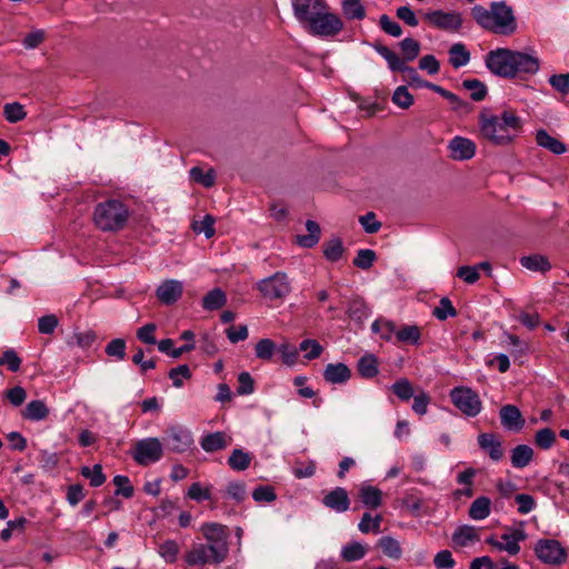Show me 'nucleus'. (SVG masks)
Returning a JSON list of instances; mask_svg holds the SVG:
<instances>
[{
  "label": "nucleus",
  "mask_w": 569,
  "mask_h": 569,
  "mask_svg": "<svg viewBox=\"0 0 569 569\" xmlns=\"http://www.w3.org/2000/svg\"><path fill=\"white\" fill-rule=\"evenodd\" d=\"M485 64L497 77L526 80L539 71L540 60L537 56L527 52L497 48L486 54Z\"/></svg>",
  "instance_id": "obj_1"
},
{
  "label": "nucleus",
  "mask_w": 569,
  "mask_h": 569,
  "mask_svg": "<svg viewBox=\"0 0 569 569\" xmlns=\"http://www.w3.org/2000/svg\"><path fill=\"white\" fill-rule=\"evenodd\" d=\"M128 219V207L117 199L99 202L93 213L94 224L102 231L122 230L127 226Z\"/></svg>",
  "instance_id": "obj_2"
},
{
  "label": "nucleus",
  "mask_w": 569,
  "mask_h": 569,
  "mask_svg": "<svg viewBox=\"0 0 569 569\" xmlns=\"http://www.w3.org/2000/svg\"><path fill=\"white\" fill-rule=\"evenodd\" d=\"M201 532L209 541L213 563L223 562L229 552L228 528L220 523L207 522L201 526Z\"/></svg>",
  "instance_id": "obj_3"
},
{
  "label": "nucleus",
  "mask_w": 569,
  "mask_h": 569,
  "mask_svg": "<svg viewBox=\"0 0 569 569\" xmlns=\"http://www.w3.org/2000/svg\"><path fill=\"white\" fill-rule=\"evenodd\" d=\"M490 14L492 16L491 32L502 36H510L516 32L515 12L506 1H492L490 3Z\"/></svg>",
  "instance_id": "obj_4"
},
{
  "label": "nucleus",
  "mask_w": 569,
  "mask_h": 569,
  "mask_svg": "<svg viewBox=\"0 0 569 569\" xmlns=\"http://www.w3.org/2000/svg\"><path fill=\"white\" fill-rule=\"evenodd\" d=\"M131 457L139 466L156 463L163 457V443L156 437L140 439L134 442Z\"/></svg>",
  "instance_id": "obj_5"
},
{
  "label": "nucleus",
  "mask_w": 569,
  "mask_h": 569,
  "mask_svg": "<svg viewBox=\"0 0 569 569\" xmlns=\"http://www.w3.org/2000/svg\"><path fill=\"white\" fill-rule=\"evenodd\" d=\"M163 447L174 453H184L194 445L193 435L187 427L182 425H173L168 427L162 437Z\"/></svg>",
  "instance_id": "obj_6"
},
{
  "label": "nucleus",
  "mask_w": 569,
  "mask_h": 569,
  "mask_svg": "<svg viewBox=\"0 0 569 569\" xmlns=\"http://www.w3.org/2000/svg\"><path fill=\"white\" fill-rule=\"evenodd\" d=\"M315 16L308 22L310 32L320 37H335L343 29L342 20L328 10L313 12Z\"/></svg>",
  "instance_id": "obj_7"
},
{
  "label": "nucleus",
  "mask_w": 569,
  "mask_h": 569,
  "mask_svg": "<svg viewBox=\"0 0 569 569\" xmlns=\"http://www.w3.org/2000/svg\"><path fill=\"white\" fill-rule=\"evenodd\" d=\"M479 124L481 136L493 144L503 146L511 142L512 137L501 124V120L498 116L488 117L486 113L481 112L479 116Z\"/></svg>",
  "instance_id": "obj_8"
},
{
  "label": "nucleus",
  "mask_w": 569,
  "mask_h": 569,
  "mask_svg": "<svg viewBox=\"0 0 569 569\" xmlns=\"http://www.w3.org/2000/svg\"><path fill=\"white\" fill-rule=\"evenodd\" d=\"M537 558L547 565L560 566L567 561V549L556 539H540L535 546Z\"/></svg>",
  "instance_id": "obj_9"
},
{
  "label": "nucleus",
  "mask_w": 569,
  "mask_h": 569,
  "mask_svg": "<svg viewBox=\"0 0 569 569\" xmlns=\"http://www.w3.org/2000/svg\"><path fill=\"white\" fill-rule=\"evenodd\" d=\"M258 290L268 300H282L290 293L291 286L287 273L278 271L262 279L258 283Z\"/></svg>",
  "instance_id": "obj_10"
},
{
  "label": "nucleus",
  "mask_w": 569,
  "mask_h": 569,
  "mask_svg": "<svg viewBox=\"0 0 569 569\" xmlns=\"http://www.w3.org/2000/svg\"><path fill=\"white\" fill-rule=\"evenodd\" d=\"M452 403L466 416L476 417L482 409L479 395L468 387H456L450 392Z\"/></svg>",
  "instance_id": "obj_11"
},
{
  "label": "nucleus",
  "mask_w": 569,
  "mask_h": 569,
  "mask_svg": "<svg viewBox=\"0 0 569 569\" xmlns=\"http://www.w3.org/2000/svg\"><path fill=\"white\" fill-rule=\"evenodd\" d=\"M425 19L440 30L457 32L461 29L463 20L459 12L433 10L425 14Z\"/></svg>",
  "instance_id": "obj_12"
},
{
  "label": "nucleus",
  "mask_w": 569,
  "mask_h": 569,
  "mask_svg": "<svg viewBox=\"0 0 569 569\" xmlns=\"http://www.w3.org/2000/svg\"><path fill=\"white\" fill-rule=\"evenodd\" d=\"M295 17L299 22H309L315 16L313 12L328 10L326 0H292Z\"/></svg>",
  "instance_id": "obj_13"
},
{
  "label": "nucleus",
  "mask_w": 569,
  "mask_h": 569,
  "mask_svg": "<svg viewBox=\"0 0 569 569\" xmlns=\"http://www.w3.org/2000/svg\"><path fill=\"white\" fill-rule=\"evenodd\" d=\"M183 293V283L176 279L164 280L156 290L157 299L164 306L174 305Z\"/></svg>",
  "instance_id": "obj_14"
},
{
  "label": "nucleus",
  "mask_w": 569,
  "mask_h": 569,
  "mask_svg": "<svg viewBox=\"0 0 569 569\" xmlns=\"http://www.w3.org/2000/svg\"><path fill=\"white\" fill-rule=\"evenodd\" d=\"M321 502L325 507L338 513L346 512L350 508L348 491L342 487L330 490L323 496Z\"/></svg>",
  "instance_id": "obj_15"
},
{
  "label": "nucleus",
  "mask_w": 569,
  "mask_h": 569,
  "mask_svg": "<svg viewBox=\"0 0 569 569\" xmlns=\"http://www.w3.org/2000/svg\"><path fill=\"white\" fill-rule=\"evenodd\" d=\"M478 446L483 450L491 460L500 461L503 457L502 442L498 439L496 433H480L478 436Z\"/></svg>",
  "instance_id": "obj_16"
},
{
  "label": "nucleus",
  "mask_w": 569,
  "mask_h": 569,
  "mask_svg": "<svg viewBox=\"0 0 569 569\" xmlns=\"http://www.w3.org/2000/svg\"><path fill=\"white\" fill-rule=\"evenodd\" d=\"M499 416L501 425L507 430L519 431L523 428L526 423L521 415V411L515 405L502 406Z\"/></svg>",
  "instance_id": "obj_17"
},
{
  "label": "nucleus",
  "mask_w": 569,
  "mask_h": 569,
  "mask_svg": "<svg viewBox=\"0 0 569 569\" xmlns=\"http://www.w3.org/2000/svg\"><path fill=\"white\" fill-rule=\"evenodd\" d=\"M451 157L455 160H469L475 156L476 144L467 138L455 137L450 143Z\"/></svg>",
  "instance_id": "obj_18"
},
{
  "label": "nucleus",
  "mask_w": 569,
  "mask_h": 569,
  "mask_svg": "<svg viewBox=\"0 0 569 569\" xmlns=\"http://www.w3.org/2000/svg\"><path fill=\"white\" fill-rule=\"evenodd\" d=\"M351 378V370L342 362L328 363L323 370L325 381L332 385H343Z\"/></svg>",
  "instance_id": "obj_19"
},
{
  "label": "nucleus",
  "mask_w": 569,
  "mask_h": 569,
  "mask_svg": "<svg viewBox=\"0 0 569 569\" xmlns=\"http://www.w3.org/2000/svg\"><path fill=\"white\" fill-rule=\"evenodd\" d=\"M382 491L371 485H361L358 491L362 505L370 510H376L382 506Z\"/></svg>",
  "instance_id": "obj_20"
},
{
  "label": "nucleus",
  "mask_w": 569,
  "mask_h": 569,
  "mask_svg": "<svg viewBox=\"0 0 569 569\" xmlns=\"http://www.w3.org/2000/svg\"><path fill=\"white\" fill-rule=\"evenodd\" d=\"M184 560L189 566H204L212 561L209 545H194L184 555Z\"/></svg>",
  "instance_id": "obj_21"
},
{
  "label": "nucleus",
  "mask_w": 569,
  "mask_h": 569,
  "mask_svg": "<svg viewBox=\"0 0 569 569\" xmlns=\"http://www.w3.org/2000/svg\"><path fill=\"white\" fill-rule=\"evenodd\" d=\"M371 47L377 53L386 59L388 67L392 72H401L406 68L407 64L405 61L401 60V58L387 46L380 42H375L371 44Z\"/></svg>",
  "instance_id": "obj_22"
},
{
  "label": "nucleus",
  "mask_w": 569,
  "mask_h": 569,
  "mask_svg": "<svg viewBox=\"0 0 569 569\" xmlns=\"http://www.w3.org/2000/svg\"><path fill=\"white\" fill-rule=\"evenodd\" d=\"M306 229L308 234H298L296 237V243L302 248H313L320 240L321 228L318 222L313 220H307Z\"/></svg>",
  "instance_id": "obj_23"
},
{
  "label": "nucleus",
  "mask_w": 569,
  "mask_h": 569,
  "mask_svg": "<svg viewBox=\"0 0 569 569\" xmlns=\"http://www.w3.org/2000/svg\"><path fill=\"white\" fill-rule=\"evenodd\" d=\"M347 315L352 321L362 325L370 315V308L361 297L357 296L350 300Z\"/></svg>",
  "instance_id": "obj_24"
},
{
  "label": "nucleus",
  "mask_w": 569,
  "mask_h": 569,
  "mask_svg": "<svg viewBox=\"0 0 569 569\" xmlns=\"http://www.w3.org/2000/svg\"><path fill=\"white\" fill-rule=\"evenodd\" d=\"M536 142L538 146L549 150L555 154H562L567 151L566 144L551 137L546 130L539 129L536 133Z\"/></svg>",
  "instance_id": "obj_25"
},
{
  "label": "nucleus",
  "mask_w": 569,
  "mask_h": 569,
  "mask_svg": "<svg viewBox=\"0 0 569 569\" xmlns=\"http://www.w3.org/2000/svg\"><path fill=\"white\" fill-rule=\"evenodd\" d=\"M21 416L29 421H41L49 416V408L42 400H32L21 410Z\"/></svg>",
  "instance_id": "obj_26"
},
{
  "label": "nucleus",
  "mask_w": 569,
  "mask_h": 569,
  "mask_svg": "<svg viewBox=\"0 0 569 569\" xmlns=\"http://www.w3.org/2000/svg\"><path fill=\"white\" fill-rule=\"evenodd\" d=\"M421 328L417 325H403L397 329L396 341L411 346H419L421 340Z\"/></svg>",
  "instance_id": "obj_27"
},
{
  "label": "nucleus",
  "mask_w": 569,
  "mask_h": 569,
  "mask_svg": "<svg viewBox=\"0 0 569 569\" xmlns=\"http://www.w3.org/2000/svg\"><path fill=\"white\" fill-rule=\"evenodd\" d=\"M533 449L528 445H518L511 450V465L516 469L526 468L533 458Z\"/></svg>",
  "instance_id": "obj_28"
},
{
  "label": "nucleus",
  "mask_w": 569,
  "mask_h": 569,
  "mask_svg": "<svg viewBox=\"0 0 569 569\" xmlns=\"http://www.w3.org/2000/svg\"><path fill=\"white\" fill-rule=\"evenodd\" d=\"M520 264L530 271H539L542 273L551 269V263L548 258L538 253L521 257Z\"/></svg>",
  "instance_id": "obj_29"
},
{
  "label": "nucleus",
  "mask_w": 569,
  "mask_h": 569,
  "mask_svg": "<svg viewBox=\"0 0 569 569\" xmlns=\"http://www.w3.org/2000/svg\"><path fill=\"white\" fill-rule=\"evenodd\" d=\"M358 373L365 379L375 378L379 373L378 360L371 353L363 355L357 363Z\"/></svg>",
  "instance_id": "obj_30"
},
{
  "label": "nucleus",
  "mask_w": 569,
  "mask_h": 569,
  "mask_svg": "<svg viewBox=\"0 0 569 569\" xmlns=\"http://www.w3.org/2000/svg\"><path fill=\"white\" fill-rule=\"evenodd\" d=\"M227 303V296L223 290L220 288H214L210 290L202 298V308L207 311L219 310L224 307Z\"/></svg>",
  "instance_id": "obj_31"
},
{
  "label": "nucleus",
  "mask_w": 569,
  "mask_h": 569,
  "mask_svg": "<svg viewBox=\"0 0 569 569\" xmlns=\"http://www.w3.org/2000/svg\"><path fill=\"white\" fill-rule=\"evenodd\" d=\"M200 446L206 452H216L224 449L228 446V442L224 433L217 431L202 437Z\"/></svg>",
  "instance_id": "obj_32"
},
{
  "label": "nucleus",
  "mask_w": 569,
  "mask_h": 569,
  "mask_svg": "<svg viewBox=\"0 0 569 569\" xmlns=\"http://www.w3.org/2000/svg\"><path fill=\"white\" fill-rule=\"evenodd\" d=\"M346 251L340 238H332L322 243V252L325 258L330 262L340 260Z\"/></svg>",
  "instance_id": "obj_33"
},
{
  "label": "nucleus",
  "mask_w": 569,
  "mask_h": 569,
  "mask_svg": "<svg viewBox=\"0 0 569 569\" xmlns=\"http://www.w3.org/2000/svg\"><path fill=\"white\" fill-rule=\"evenodd\" d=\"M251 460L252 455L250 452L236 448L228 458V466L234 471H243L249 468Z\"/></svg>",
  "instance_id": "obj_34"
},
{
  "label": "nucleus",
  "mask_w": 569,
  "mask_h": 569,
  "mask_svg": "<svg viewBox=\"0 0 569 569\" xmlns=\"http://www.w3.org/2000/svg\"><path fill=\"white\" fill-rule=\"evenodd\" d=\"M491 501L488 497L481 496L475 499L469 508V517L473 520H483L490 515Z\"/></svg>",
  "instance_id": "obj_35"
},
{
  "label": "nucleus",
  "mask_w": 569,
  "mask_h": 569,
  "mask_svg": "<svg viewBox=\"0 0 569 569\" xmlns=\"http://www.w3.org/2000/svg\"><path fill=\"white\" fill-rule=\"evenodd\" d=\"M449 62L456 69L468 64L470 61V52L461 42L452 44L451 48L449 49Z\"/></svg>",
  "instance_id": "obj_36"
},
{
  "label": "nucleus",
  "mask_w": 569,
  "mask_h": 569,
  "mask_svg": "<svg viewBox=\"0 0 569 569\" xmlns=\"http://www.w3.org/2000/svg\"><path fill=\"white\" fill-rule=\"evenodd\" d=\"M378 548L389 558L399 560L402 556L400 543L392 537L383 536L378 540Z\"/></svg>",
  "instance_id": "obj_37"
},
{
  "label": "nucleus",
  "mask_w": 569,
  "mask_h": 569,
  "mask_svg": "<svg viewBox=\"0 0 569 569\" xmlns=\"http://www.w3.org/2000/svg\"><path fill=\"white\" fill-rule=\"evenodd\" d=\"M342 12L348 20H362L366 17V9L361 0H343Z\"/></svg>",
  "instance_id": "obj_38"
},
{
  "label": "nucleus",
  "mask_w": 569,
  "mask_h": 569,
  "mask_svg": "<svg viewBox=\"0 0 569 569\" xmlns=\"http://www.w3.org/2000/svg\"><path fill=\"white\" fill-rule=\"evenodd\" d=\"M461 87L471 92L470 98L476 102L482 101L488 93L486 84L478 79H465Z\"/></svg>",
  "instance_id": "obj_39"
},
{
  "label": "nucleus",
  "mask_w": 569,
  "mask_h": 569,
  "mask_svg": "<svg viewBox=\"0 0 569 569\" xmlns=\"http://www.w3.org/2000/svg\"><path fill=\"white\" fill-rule=\"evenodd\" d=\"M190 179L206 188H210L214 184L216 172L211 168L208 171H203L200 167H192L189 171Z\"/></svg>",
  "instance_id": "obj_40"
},
{
  "label": "nucleus",
  "mask_w": 569,
  "mask_h": 569,
  "mask_svg": "<svg viewBox=\"0 0 569 569\" xmlns=\"http://www.w3.org/2000/svg\"><path fill=\"white\" fill-rule=\"evenodd\" d=\"M366 553V547L357 541L346 545L341 550V557L347 562L360 560Z\"/></svg>",
  "instance_id": "obj_41"
},
{
  "label": "nucleus",
  "mask_w": 569,
  "mask_h": 569,
  "mask_svg": "<svg viewBox=\"0 0 569 569\" xmlns=\"http://www.w3.org/2000/svg\"><path fill=\"white\" fill-rule=\"evenodd\" d=\"M453 541L461 547L468 546L470 542L479 540L475 528L471 526H460L452 536Z\"/></svg>",
  "instance_id": "obj_42"
},
{
  "label": "nucleus",
  "mask_w": 569,
  "mask_h": 569,
  "mask_svg": "<svg viewBox=\"0 0 569 569\" xmlns=\"http://www.w3.org/2000/svg\"><path fill=\"white\" fill-rule=\"evenodd\" d=\"M80 473L86 479H89L90 486L94 488L102 486L107 479L100 465H94L92 468L84 466L81 468Z\"/></svg>",
  "instance_id": "obj_43"
},
{
  "label": "nucleus",
  "mask_w": 569,
  "mask_h": 569,
  "mask_svg": "<svg viewBox=\"0 0 569 569\" xmlns=\"http://www.w3.org/2000/svg\"><path fill=\"white\" fill-rule=\"evenodd\" d=\"M403 58L401 60L406 62L413 61L420 52V43L413 38H405L399 43Z\"/></svg>",
  "instance_id": "obj_44"
},
{
  "label": "nucleus",
  "mask_w": 569,
  "mask_h": 569,
  "mask_svg": "<svg viewBox=\"0 0 569 569\" xmlns=\"http://www.w3.org/2000/svg\"><path fill=\"white\" fill-rule=\"evenodd\" d=\"M381 522H382V516L381 515H377L376 517H371V515L369 512H365L362 515V518L358 525V529L362 532V533H369V532H375V533H378L380 532V526H381Z\"/></svg>",
  "instance_id": "obj_45"
},
{
  "label": "nucleus",
  "mask_w": 569,
  "mask_h": 569,
  "mask_svg": "<svg viewBox=\"0 0 569 569\" xmlns=\"http://www.w3.org/2000/svg\"><path fill=\"white\" fill-rule=\"evenodd\" d=\"M2 114L11 123L19 122L27 116L23 106L19 102L6 103L2 107Z\"/></svg>",
  "instance_id": "obj_46"
},
{
  "label": "nucleus",
  "mask_w": 569,
  "mask_h": 569,
  "mask_svg": "<svg viewBox=\"0 0 569 569\" xmlns=\"http://www.w3.org/2000/svg\"><path fill=\"white\" fill-rule=\"evenodd\" d=\"M471 17L481 28L491 32L492 16L490 14V10L480 4H476L471 8Z\"/></svg>",
  "instance_id": "obj_47"
},
{
  "label": "nucleus",
  "mask_w": 569,
  "mask_h": 569,
  "mask_svg": "<svg viewBox=\"0 0 569 569\" xmlns=\"http://www.w3.org/2000/svg\"><path fill=\"white\" fill-rule=\"evenodd\" d=\"M556 442V433L550 428H542L535 435V443L541 450H549Z\"/></svg>",
  "instance_id": "obj_48"
},
{
  "label": "nucleus",
  "mask_w": 569,
  "mask_h": 569,
  "mask_svg": "<svg viewBox=\"0 0 569 569\" xmlns=\"http://www.w3.org/2000/svg\"><path fill=\"white\" fill-rule=\"evenodd\" d=\"M440 96L450 102L451 109L455 112L469 113L472 109V106L468 101L460 99L457 94L447 89H443Z\"/></svg>",
  "instance_id": "obj_49"
},
{
  "label": "nucleus",
  "mask_w": 569,
  "mask_h": 569,
  "mask_svg": "<svg viewBox=\"0 0 569 569\" xmlns=\"http://www.w3.org/2000/svg\"><path fill=\"white\" fill-rule=\"evenodd\" d=\"M127 342L122 338L112 339L104 348V352L116 360L126 358Z\"/></svg>",
  "instance_id": "obj_50"
},
{
  "label": "nucleus",
  "mask_w": 569,
  "mask_h": 569,
  "mask_svg": "<svg viewBox=\"0 0 569 569\" xmlns=\"http://www.w3.org/2000/svg\"><path fill=\"white\" fill-rule=\"evenodd\" d=\"M457 310L448 297L440 299L439 306L432 311V315L440 321L447 320L448 317H456Z\"/></svg>",
  "instance_id": "obj_51"
},
{
  "label": "nucleus",
  "mask_w": 569,
  "mask_h": 569,
  "mask_svg": "<svg viewBox=\"0 0 569 569\" xmlns=\"http://www.w3.org/2000/svg\"><path fill=\"white\" fill-rule=\"evenodd\" d=\"M392 102L401 109H409L413 104V96L406 86L398 87L391 98Z\"/></svg>",
  "instance_id": "obj_52"
},
{
  "label": "nucleus",
  "mask_w": 569,
  "mask_h": 569,
  "mask_svg": "<svg viewBox=\"0 0 569 569\" xmlns=\"http://www.w3.org/2000/svg\"><path fill=\"white\" fill-rule=\"evenodd\" d=\"M376 259H377V254L373 250L359 249L357 251V256L352 262L357 268H360L362 270H368L369 268L372 267Z\"/></svg>",
  "instance_id": "obj_53"
},
{
  "label": "nucleus",
  "mask_w": 569,
  "mask_h": 569,
  "mask_svg": "<svg viewBox=\"0 0 569 569\" xmlns=\"http://www.w3.org/2000/svg\"><path fill=\"white\" fill-rule=\"evenodd\" d=\"M391 390L402 401H409L413 397V387L408 379L397 380Z\"/></svg>",
  "instance_id": "obj_54"
},
{
  "label": "nucleus",
  "mask_w": 569,
  "mask_h": 569,
  "mask_svg": "<svg viewBox=\"0 0 569 569\" xmlns=\"http://www.w3.org/2000/svg\"><path fill=\"white\" fill-rule=\"evenodd\" d=\"M274 350L276 343L268 338L260 339L254 347L256 357L264 361L271 360Z\"/></svg>",
  "instance_id": "obj_55"
},
{
  "label": "nucleus",
  "mask_w": 569,
  "mask_h": 569,
  "mask_svg": "<svg viewBox=\"0 0 569 569\" xmlns=\"http://www.w3.org/2000/svg\"><path fill=\"white\" fill-rule=\"evenodd\" d=\"M299 349L301 351H307L305 358L307 360H313L321 356L323 348L322 346L315 339H305L300 342Z\"/></svg>",
  "instance_id": "obj_56"
},
{
  "label": "nucleus",
  "mask_w": 569,
  "mask_h": 569,
  "mask_svg": "<svg viewBox=\"0 0 569 569\" xmlns=\"http://www.w3.org/2000/svg\"><path fill=\"white\" fill-rule=\"evenodd\" d=\"M59 326V319L56 315L50 313L38 319V331L42 335H52Z\"/></svg>",
  "instance_id": "obj_57"
},
{
  "label": "nucleus",
  "mask_w": 569,
  "mask_h": 569,
  "mask_svg": "<svg viewBox=\"0 0 569 569\" xmlns=\"http://www.w3.org/2000/svg\"><path fill=\"white\" fill-rule=\"evenodd\" d=\"M6 399L12 407H20L27 399V391L21 386H16L13 388L7 389L4 392Z\"/></svg>",
  "instance_id": "obj_58"
},
{
  "label": "nucleus",
  "mask_w": 569,
  "mask_h": 569,
  "mask_svg": "<svg viewBox=\"0 0 569 569\" xmlns=\"http://www.w3.org/2000/svg\"><path fill=\"white\" fill-rule=\"evenodd\" d=\"M379 27L383 32L391 37L398 38L402 34L401 26L398 22L391 20L388 14H382L379 18Z\"/></svg>",
  "instance_id": "obj_59"
},
{
  "label": "nucleus",
  "mask_w": 569,
  "mask_h": 569,
  "mask_svg": "<svg viewBox=\"0 0 569 569\" xmlns=\"http://www.w3.org/2000/svg\"><path fill=\"white\" fill-rule=\"evenodd\" d=\"M159 553L167 562H174L179 553V546L174 540H166L160 545Z\"/></svg>",
  "instance_id": "obj_60"
},
{
  "label": "nucleus",
  "mask_w": 569,
  "mask_h": 569,
  "mask_svg": "<svg viewBox=\"0 0 569 569\" xmlns=\"http://www.w3.org/2000/svg\"><path fill=\"white\" fill-rule=\"evenodd\" d=\"M21 358L18 356L14 349L10 348L2 351V366H7L11 372H18L21 367Z\"/></svg>",
  "instance_id": "obj_61"
},
{
  "label": "nucleus",
  "mask_w": 569,
  "mask_h": 569,
  "mask_svg": "<svg viewBox=\"0 0 569 569\" xmlns=\"http://www.w3.org/2000/svg\"><path fill=\"white\" fill-rule=\"evenodd\" d=\"M113 483L117 486V490L114 492L116 496H122L124 498H131L133 496L134 490L127 476H116L113 478Z\"/></svg>",
  "instance_id": "obj_62"
},
{
  "label": "nucleus",
  "mask_w": 569,
  "mask_h": 569,
  "mask_svg": "<svg viewBox=\"0 0 569 569\" xmlns=\"http://www.w3.org/2000/svg\"><path fill=\"white\" fill-rule=\"evenodd\" d=\"M168 376L172 380V385L176 388H181L183 386V382L180 378L190 379L191 370L188 365H180L176 368H172L169 371Z\"/></svg>",
  "instance_id": "obj_63"
},
{
  "label": "nucleus",
  "mask_w": 569,
  "mask_h": 569,
  "mask_svg": "<svg viewBox=\"0 0 569 569\" xmlns=\"http://www.w3.org/2000/svg\"><path fill=\"white\" fill-rule=\"evenodd\" d=\"M549 83L559 93L563 96L569 93V73L552 74Z\"/></svg>",
  "instance_id": "obj_64"
}]
</instances>
